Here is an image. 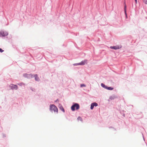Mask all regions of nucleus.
<instances>
[{
  "label": "nucleus",
  "instance_id": "obj_1",
  "mask_svg": "<svg viewBox=\"0 0 147 147\" xmlns=\"http://www.w3.org/2000/svg\"><path fill=\"white\" fill-rule=\"evenodd\" d=\"M50 110L51 111H53L57 113L58 112V109L57 107L54 105H51L50 106Z\"/></svg>",
  "mask_w": 147,
  "mask_h": 147
},
{
  "label": "nucleus",
  "instance_id": "obj_2",
  "mask_svg": "<svg viewBox=\"0 0 147 147\" xmlns=\"http://www.w3.org/2000/svg\"><path fill=\"white\" fill-rule=\"evenodd\" d=\"M79 108V105L77 103H75L71 107V109L72 111H74L75 109L76 110L78 109Z\"/></svg>",
  "mask_w": 147,
  "mask_h": 147
},
{
  "label": "nucleus",
  "instance_id": "obj_3",
  "mask_svg": "<svg viewBox=\"0 0 147 147\" xmlns=\"http://www.w3.org/2000/svg\"><path fill=\"white\" fill-rule=\"evenodd\" d=\"M87 60L86 59H85L83 61H82L81 62L75 64H74V65H84L86 64H87Z\"/></svg>",
  "mask_w": 147,
  "mask_h": 147
},
{
  "label": "nucleus",
  "instance_id": "obj_4",
  "mask_svg": "<svg viewBox=\"0 0 147 147\" xmlns=\"http://www.w3.org/2000/svg\"><path fill=\"white\" fill-rule=\"evenodd\" d=\"M8 33L3 31H0V36H5L8 35Z\"/></svg>",
  "mask_w": 147,
  "mask_h": 147
},
{
  "label": "nucleus",
  "instance_id": "obj_5",
  "mask_svg": "<svg viewBox=\"0 0 147 147\" xmlns=\"http://www.w3.org/2000/svg\"><path fill=\"white\" fill-rule=\"evenodd\" d=\"M10 87L11 89L17 90L18 89V86L15 85L11 84Z\"/></svg>",
  "mask_w": 147,
  "mask_h": 147
},
{
  "label": "nucleus",
  "instance_id": "obj_6",
  "mask_svg": "<svg viewBox=\"0 0 147 147\" xmlns=\"http://www.w3.org/2000/svg\"><path fill=\"white\" fill-rule=\"evenodd\" d=\"M98 105V104L96 102H93L92 103L91 105L90 109L91 110L92 109L94 106L96 107Z\"/></svg>",
  "mask_w": 147,
  "mask_h": 147
},
{
  "label": "nucleus",
  "instance_id": "obj_7",
  "mask_svg": "<svg viewBox=\"0 0 147 147\" xmlns=\"http://www.w3.org/2000/svg\"><path fill=\"white\" fill-rule=\"evenodd\" d=\"M110 48L111 49H117L121 48V47L119 46H111L110 47Z\"/></svg>",
  "mask_w": 147,
  "mask_h": 147
},
{
  "label": "nucleus",
  "instance_id": "obj_8",
  "mask_svg": "<svg viewBox=\"0 0 147 147\" xmlns=\"http://www.w3.org/2000/svg\"><path fill=\"white\" fill-rule=\"evenodd\" d=\"M124 12L125 14L127 16V14H126V5L125 3H124Z\"/></svg>",
  "mask_w": 147,
  "mask_h": 147
},
{
  "label": "nucleus",
  "instance_id": "obj_9",
  "mask_svg": "<svg viewBox=\"0 0 147 147\" xmlns=\"http://www.w3.org/2000/svg\"><path fill=\"white\" fill-rule=\"evenodd\" d=\"M34 77H35V80H36V81L38 80L39 78L38 77L37 75V74H35L34 75Z\"/></svg>",
  "mask_w": 147,
  "mask_h": 147
},
{
  "label": "nucleus",
  "instance_id": "obj_10",
  "mask_svg": "<svg viewBox=\"0 0 147 147\" xmlns=\"http://www.w3.org/2000/svg\"><path fill=\"white\" fill-rule=\"evenodd\" d=\"M106 89L109 90H112L114 88H112L111 87H107V88Z\"/></svg>",
  "mask_w": 147,
  "mask_h": 147
},
{
  "label": "nucleus",
  "instance_id": "obj_11",
  "mask_svg": "<svg viewBox=\"0 0 147 147\" xmlns=\"http://www.w3.org/2000/svg\"><path fill=\"white\" fill-rule=\"evenodd\" d=\"M101 86L103 87L104 88L106 89V88H107V86H105L104 84H103V83H102L101 84Z\"/></svg>",
  "mask_w": 147,
  "mask_h": 147
},
{
  "label": "nucleus",
  "instance_id": "obj_12",
  "mask_svg": "<svg viewBox=\"0 0 147 147\" xmlns=\"http://www.w3.org/2000/svg\"><path fill=\"white\" fill-rule=\"evenodd\" d=\"M60 109L63 112H65V110L63 107L61 106L60 107Z\"/></svg>",
  "mask_w": 147,
  "mask_h": 147
},
{
  "label": "nucleus",
  "instance_id": "obj_13",
  "mask_svg": "<svg viewBox=\"0 0 147 147\" xmlns=\"http://www.w3.org/2000/svg\"><path fill=\"white\" fill-rule=\"evenodd\" d=\"M77 120H78V121L79 120H80L81 121H82V118L80 117H79L78 118H77Z\"/></svg>",
  "mask_w": 147,
  "mask_h": 147
},
{
  "label": "nucleus",
  "instance_id": "obj_14",
  "mask_svg": "<svg viewBox=\"0 0 147 147\" xmlns=\"http://www.w3.org/2000/svg\"><path fill=\"white\" fill-rule=\"evenodd\" d=\"M142 1L146 4H147V0H142Z\"/></svg>",
  "mask_w": 147,
  "mask_h": 147
},
{
  "label": "nucleus",
  "instance_id": "obj_15",
  "mask_svg": "<svg viewBox=\"0 0 147 147\" xmlns=\"http://www.w3.org/2000/svg\"><path fill=\"white\" fill-rule=\"evenodd\" d=\"M80 86H81V87H85L86 85L84 84H81Z\"/></svg>",
  "mask_w": 147,
  "mask_h": 147
},
{
  "label": "nucleus",
  "instance_id": "obj_16",
  "mask_svg": "<svg viewBox=\"0 0 147 147\" xmlns=\"http://www.w3.org/2000/svg\"><path fill=\"white\" fill-rule=\"evenodd\" d=\"M4 51V50H2V49L0 48V52L1 53H2Z\"/></svg>",
  "mask_w": 147,
  "mask_h": 147
},
{
  "label": "nucleus",
  "instance_id": "obj_17",
  "mask_svg": "<svg viewBox=\"0 0 147 147\" xmlns=\"http://www.w3.org/2000/svg\"><path fill=\"white\" fill-rule=\"evenodd\" d=\"M135 0L136 3L137 4V0Z\"/></svg>",
  "mask_w": 147,
  "mask_h": 147
}]
</instances>
